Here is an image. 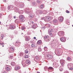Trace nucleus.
<instances>
[{"label":"nucleus","mask_w":73,"mask_h":73,"mask_svg":"<svg viewBox=\"0 0 73 73\" xmlns=\"http://www.w3.org/2000/svg\"><path fill=\"white\" fill-rule=\"evenodd\" d=\"M31 10H30L28 8H27L25 9V12L29 15L30 13H33V11L32 10V8H31Z\"/></svg>","instance_id":"f257e3e1"},{"label":"nucleus","mask_w":73,"mask_h":73,"mask_svg":"<svg viewBox=\"0 0 73 73\" xmlns=\"http://www.w3.org/2000/svg\"><path fill=\"white\" fill-rule=\"evenodd\" d=\"M46 56L49 59V60H51L52 58H53V55H52L50 52L48 53V54H46Z\"/></svg>","instance_id":"f03ea898"},{"label":"nucleus","mask_w":73,"mask_h":73,"mask_svg":"<svg viewBox=\"0 0 73 73\" xmlns=\"http://www.w3.org/2000/svg\"><path fill=\"white\" fill-rule=\"evenodd\" d=\"M52 44H51V47L54 48L56 46V40L55 39H53L52 41Z\"/></svg>","instance_id":"7ed1b4c3"},{"label":"nucleus","mask_w":73,"mask_h":73,"mask_svg":"<svg viewBox=\"0 0 73 73\" xmlns=\"http://www.w3.org/2000/svg\"><path fill=\"white\" fill-rule=\"evenodd\" d=\"M15 4L16 5H17V6H19L20 8H23L24 6V4L22 3L20 4L17 2H15Z\"/></svg>","instance_id":"20e7f679"},{"label":"nucleus","mask_w":73,"mask_h":73,"mask_svg":"<svg viewBox=\"0 0 73 73\" xmlns=\"http://www.w3.org/2000/svg\"><path fill=\"white\" fill-rule=\"evenodd\" d=\"M67 66L68 68H69V69L70 70H73V64H68Z\"/></svg>","instance_id":"39448f33"},{"label":"nucleus","mask_w":73,"mask_h":73,"mask_svg":"<svg viewBox=\"0 0 73 73\" xmlns=\"http://www.w3.org/2000/svg\"><path fill=\"white\" fill-rule=\"evenodd\" d=\"M19 19L20 21H23L24 20V19H25V17L24 15H21L19 16Z\"/></svg>","instance_id":"423d86ee"},{"label":"nucleus","mask_w":73,"mask_h":73,"mask_svg":"<svg viewBox=\"0 0 73 73\" xmlns=\"http://www.w3.org/2000/svg\"><path fill=\"white\" fill-rule=\"evenodd\" d=\"M44 39L46 41H50V38L49 37V36L48 35H45L44 36Z\"/></svg>","instance_id":"0eeeda50"},{"label":"nucleus","mask_w":73,"mask_h":73,"mask_svg":"<svg viewBox=\"0 0 73 73\" xmlns=\"http://www.w3.org/2000/svg\"><path fill=\"white\" fill-rule=\"evenodd\" d=\"M59 36H64V32L63 31H59L58 33Z\"/></svg>","instance_id":"6e6552de"},{"label":"nucleus","mask_w":73,"mask_h":73,"mask_svg":"<svg viewBox=\"0 0 73 73\" xmlns=\"http://www.w3.org/2000/svg\"><path fill=\"white\" fill-rule=\"evenodd\" d=\"M51 32H52V31H51V30H50L48 31V34L50 35V36H51L52 37H55V36H56V35L54 34H52V33H51Z\"/></svg>","instance_id":"1a4fd4ad"},{"label":"nucleus","mask_w":73,"mask_h":73,"mask_svg":"<svg viewBox=\"0 0 73 73\" xmlns=\"http://www.w3.org/2000/svg\"><path fill=\"white\" fill-rule=\"evenodd\" d=\"M13 7H14L12 5H11L8 7L7 9L8 10H9V11H11V10L13 9Z\"/></svg>","instance_id":"9d476101"},{"label":"nucleus","mask_w":73,"mask_h":73,"mask_svg":"<svg viewBox=\"0 0 73 73\" xmlns=\"http://www.w3.org/2000/svg\"><path fill=\"white\" fill-rule=\"evenodd\" d=\"M60 62L62 66H64V64H65V61L63 59H62L60 60Z\"/></svg>","instance_id":"9b49d317"},{"label":"nucleus","mask_w":73,"mask_h":73,"mask_svg":"<svg viewBox=\"0 0 73 73\" xmlns=\"http://www.w3.org/2000/svg\"><path fill=\"white\" fill-rule=\"evenodd\" d=\"M50 19H51V18H50V17H45V21L46 22L47 21H49V20H50Z\"/></svg>","instance_id":"f8f14e48"},{"label":"nucleus","mask_w":73,"mask_h":73,"mask_svg":"<svg viewBox=\"0 0 73 73\" xmlns=\"http://www.w3.org/2000/svg\"><path fill=\"white\" fill-rule=\"evenodd\" d=\"M21 44V42H19V41H17V42H16L15 46H17V47H19V46Z\"/></svg>","instance_id":"ddd939ff"},{"label":"nucleus","mask_w":73,"mask_h":73,"mask_svg":"<svg viewBox=\"0 0 73 73\" xmlns=\"http://www.w3.org/2000/svg\"><path fill=\"white\" fill-rule=\"evenodd\" d=\"M48 72H52L53 70V68L52 67H49L48 68Z\"/></svg>","instance_id":"4468645a"},{"label":"nucleus","mask_w":73,"mask_h":73,"mask_svg":"<svg viewBox=\"0 0 73 73\" xmlns=\"http://www.w3.org/2000/svg\"><path fill=\"white\" fill-rule=\"evenodd\" d=\"M59 21L60 22H62L64 20V17H59Z\"/></svg>","instance_id":"2eb2a0df"},{"label":"nucleus","mask_w":73,"mask_h":73,"mask_svg":"<svg viewBox=\"0 0 73 73\" xmlns=\"http://www.w3.org/2000/svg\"><path fill=\"white\" fill-rule=\"evenodd\" d=\"M20 68H21V67L20 66H16L15 68V70L16 71L20 69Z\"/></svg>","instance_id":"dca6fc26"},{"label":"nucleus","mask_w":73,"mask_h":73,"mask_svg":"<svg viewBox=\"0 0 73 73\" xmlns=\"http://www.w3.org/2000/svg\"><path fill=\"white\" fill-rule=\"evenodd\" d=\"M10 28L11 29H14L16 28V26L15 25H11L10 26Z\"/></svg>","instance_id":"f3484780"},{"label":"nucleus","mask_w":73,"mask_h":73,"mask_svg":"<svg viewBox=\"0 0 73 73\" xmlns=\"http://www.w3.org/2000/svg\"><path fill=\"white\" fill-rule=\"evenodd\" d=\"M27 63L24 62V61H22V64L23 66V67H26L27 66Z\"/></svg>","instance_id":"a211bd4d"},{"label":"nucleus","mask_w":73,"mask_h":73,"mask_svg":"<svg viewBox=\"0 0 73 73\" xmlns=\"http://www.w3.org/2000/svg\"><path fill=\"white\" fill-rule=\"evenodd\" d=\"M53 66L55 68H57L58 66V64L57 63H53Z\"/></svg>","instance_id":"6ab92c4d"},{"label":"nucleus","mask_w":73,"mask_h":73,"mask_svg":"<svg viewBox=\"0 0 73 73\" xmlns=\"http://www.w3.org/2000/svg\"><path fill=\"white\" fill-rule=\"evenodd\" d=\"M60 40L62 42H65L66 41V39L64 38H60Z\"/></svg>","instance_id":"aec40b11"},{"label":"nucleus","mask_w":73,"mask_h":73,"mask_svg":"<svg viewBox=\"0 0 73 73\" xmlns=\"http://www.w3.org/2000/svg\"><path fill=\"white\" fill-rule=\"evenodd\" d=\"M15 12H19V8H17L16 7H15Z\"/></svg>","instance_id":"412c9836"},{"label":"nucleus","mask_w":73,"mask_h":73,"mask_svg":"<svg viewBox=\"0 0 73 73\" xmlns=\"http://www.w3.org/2000/svg\"><path fill=\"white\" fill-rule=\"evenodd\" d=\"M10 68H11V67L10 66L7 67L6 68V71H7V72H9V71L10 70Z\"/></svg>","instance_id":"4be33fe9"},{"label":"nucleus","mask_w":73,"mask_h":73,"mask_svg":"<svg viewBox=\"0 0 73 73\" xmlns=\"http://www.w3.org/2000/svg\"><path fill=\"white\" fill-rule=\"evenodd\" d=\"M10 49L12 51H14L15 50V48L13 46H11L10 48Z\"/></svg>","instance_id":"5701e85b"},{"label":"nucleus","mask_w":73,"mask_h":73,"mask_svg":"<svg viewBox=\"0 0 73 73\" xmlns=\"http://www.w3.org/2000/svg\"><path fill=\"white\" fill-rule=\"evenodd\" d=\"M19 55L20 56H24V53L23 52H19Z\"/></svg>","instance_id":"b1692460"},{"label":"nucleus","mask_w":73,"mask_h":73,"mask_svg":"<svg viewBox=\"0 0 73 73\" xmlns=\"http://www.w3.org/2000/svg\"><path fill=\"white\" fill-rule=\"evenodd\" d=\"M34 16V14H32V13L31 14H30L29 15L31 19V18H32V17H33Z\"/></svg>","instance_id":"393cba45"},{"label":"nucleus","mask_w":73,"mask_h":73,"mask_svg":"<svg viewBox=\"0 0 73 73\" xmlns=\"http://www.w3.org/2000/svg\"><path fill=\"white\" fill-rule=\"evenodd\" d=\"M25 40L26 41H29V37L28 36H26L25 38Z\"/></svg>","instance_id":"a878e982"},{"label":"nucleus","mask_w":73,"mask_h":73,"mask_svg":"<svg viewBox=\"0 0 73 73\" xmlns=\"http://www.w3.org/2000/svg\"><path fill=\"white\" fill-rule=\"evenodd\" d=\"M63 66H61L59 68V70L60 71V72L62 71V70H63V68H62Z\"/></svg>","instance_id":"bb28decb"},{"label":"nucleus","mask_w":73,"mask_h":73,"mask_svg":"<svg viewBox=\"0 0 73 73\" xmlns=\"http://www.w3.org/2000/svg\"><path fill=\"white\" fill-rule=\"evenodd\" d=\"M26 64H30L31 63V61L29 60H26Z\"/></svg>","instance_id":"cd10ccee"},{"label":"nucleus","mask_w":73,"mask_h":73,"mask_svg":"<svg viewBox=\"0 0 73 73\" xmlns=\"http://www.w3.org/2000/svg\"><path fill=\"white\" fill-rule=\"evenodd\" d=\"M41 42H42L41 41V40H40L37 42V43L38 44L40 45V44H41Z\"/></svg>","instance_id":"c85d7f7f"},{"label":"nucleus","mask_w":73,"mask_h":73,"mask_svg":"<svg viewBox=\"0 0 73 73\" xmlns=\"http://www.w3.org/2000/svg\"><path fill=\"white\" fill-rule=\"evenodd\" d=\"M4 37V36L2 35H1V36L0 37V41H1V40H3Z\"/></svg>","instance_id":"c756f323"},{"label":"nucleus","mask_w":73,"mask_h":73,"mask_svg":"<svg viewBox=\"0 0 73 73\" xmlns=\"http://www.w3.org/2000/svg\"><path fill=\"white\" fill-rule=\"evenodd\" d=\"M32 5H33V6H35V5H36V2H32Z\"/></svg>","instance_id":"7c9ffc66"},{"label":"nucleus","mask_w":73,"mask_h":73,"mask_svg":"<svg viewBox=\"0 0 73 73\" xmlns=\"http://www.w3.org/2000/svg\"><path fill=\"white\" fill-rule=\"evenodd\" d=\"M24 11L23 10L20 11V12H19V14H23V13Z\"/></svg>","instance_id":"2f4dec72"},{"label":"nucleus","mask_w":73,"mask_h":73,"mask_svg":"<svg viewBox=\"0 0 73 73\" xmlns=\"http://www.w3.org/2000/svg\"><path fill=\"white\" fill-rule=\"evenodd\" d=\"M11 65L12 66H15V62H12L11 63Z\"/></svg>","instance_id":"473e14b6"},{"label":"nucleus","mask_w":73,"mask_h":73,"mask_svg":"<svg viewBox=\"0 0 73 73\" xmlns=\"http://www.w3.org/2000/svg\"><path fill=\"white\" fill-rule=\"evenodd\" d=\"M48 69V67L47 66H45L44 68V70L45 71H46Z\"/></svg>","instance_id":"72a5a7b5"},{"label":"nucleus","mask_w":73,"mask_h":73,"mask_svg":"<svg viewBox=\"0 0 73 73\" xmlns=\"http://www.w3.org/2000/svg\"><path fill=\"white\" fill-rule=\"evenodd\" d=\"M5 7L3 8V7L1 8V11H5Z\"/></svg>","instance_id":"f704fd0d"},{"label":"nucleus","mask_w":73,"mask_h":73,"mask_svg":"<svg viewBox=\"0 0 73 73\" xmlns=\"http://www.w3.org/2000/svg\"><path fill=\"white\" fill-rule=\"evenodd\" d=\"M38 50L39 52H41L42 50V49L40 47H39L38 48Z\"/></svg>","instance_id":"c9c22d12"},{"label":"nucleus","mask_w":73,"mask_h":73,"mask_svg":"<svg viewBox=\"0 0 73 73\" xmlns=\"http://www.w3.org/2000/svg\"><path fill=\"white\" fill-rule=\"evenodd\" d=\"M0 44L2 46L3 45H4V42H2V41L0 42Z\"/></svg>","instance_id":"e433bc0d"},{"label":"nucleus","mask_w":73,"mask_h":73,"mask_svg":"<svg viewBox=\"0 0 73 73\" xmlns=\"http://www.w3.org/2000/svg\"><path fill=\"white\" fill-rule=\"evenodd\" d=\"M56 22H57V20L56 19H54L53 21V22L54 23H56Z\"/></svg>","instance_id":"4c0bfd02"},{"label":"nucleus","mask_w":73,"mask_h":73,"mask_svg":"<svg viewBox=\"0 0 73 73\" xmlns=\"http://www.w3.org/2000/svg\"><path fill=\"white\" fill-rule=\"evenodd\" d=\"M29 52V51H28V50H25V53L26 54H27V53H28Z\"/></svg>","instance_id":"58836bf2"},{"label":"nucleus","mask_w":73,"mask_h":73,"mask_svg":"<svg viewBox=\"0 0 73 73\" xmlns=\"http://www.w3.org/2000/svg\"><path fill=\"white\" fill-rule=\"evenodd\" d=\"M40 7H41V8H42V9L44 8V4L41 5L40 6Z\"/></svg>","instance_id":"ea45409f"},{"label":"nucleus","mask_w":73,"mask_h":73,"mask_svg":"<svg viewBox=\"0 0 73 73\" xmlns=\"http://www.w3.org/2000/svg\"><path fill=\"white\" fill-rule=\"evenodd\" d=\"M25 29V26H23L22 27H21L22 30H24Z\"/></svg>","instance_id":"a19ab883"},{"label":"nucleus","mask_w":73,"mask_h":73,"mask_svg":"<svg viewBox=\"0 0 73 73\" xmlns=\"http://www.w3.org/2000/svg\"><path fill=\"white\" fill-rule=\"evenodd\" d=\"M55 52L56 53H57L58 54H60L59 52H58V50H57V51L56 50H55Z\"/></svg>","instance_id":"79ce46f5"},{"label":"nucleus","mask_w":73,"mask_h":73,"mask_svg":"<svg viewBox=\"0 0 73 73\" xmlns=\"http://www.w3.org/2000/svg\"><path fill=\"white\" fill-rule=\"evenodd\" d=\"M24 57L25 58H28L29 57L28 55H26L24 56Z\"/></svg>","instance_id":"37998d69"},{"label":"nucleus","mask_w":73,"mask_h":73,"mask_svg":"<svg viewBox=\"0 0 73 73\" xmlns=\"http://www.w3.org/2000/svg\"><path fill=\"white\" fill-rule=\"evenodd\" d=\"M46 26H47V27H48V28H49L50 27V25L49 24H47Z\"/></svg>","instance_id":"c03bdc74"},{"label":"nucleus","mask_w":73,"mask_h":73,"mask_svg":"<svg viewBox=\"0 0 73 73\" xmlns=\"http://www.w3.org/2000/svg\"><path fill=\"white\" fill-rule=\"evenodd\" d=\"M67 59L68 60V61H70V58L69 57H68L67 58Z\"/></svg>","instance_id":"a18cd8bd"},{"label":"nucleus","mask_w":73,"mask_h":73,"mask_svg":"<svg viewBox=\"0 0 73 73\" xmlns=\"http://www.w3.org/2000/svg\"><path fill=\"white\" fill-rule=\"evenodd\" d=\"M44 50H46L48 49V48L46 47H44Z\"/></svg>","instance_id":"49530a36"},{"label":"nucleus","mask_w":73,"mask_h":73,"mask_svg":"<svg viewBox=\"0 0 73 73\" xmlns=\"http://www.w3.org/2000/svg\"><path fill=\"white\" fill-rule=\"evenodd\" d=\"M35 58L36 59V60H38V58H39L38 56H36L35 57Z\"/></svg>","instance_id":"de8ad7c7"},{"label":"nucleus","mask_w":73,"mask_h":73,"mask_svg":"<svg viewBox=\"0 0 73 73\" xmlns=\"http://www.w3.org/2000/svg\"><path fill=\"white\" fill-rule=\"evenodd\" d=\"M36 3H38V4H40V1L38 0H37L36 1Z\"/></svg>","instance_id":"09e8293b"},{"label":"nucleus","mask_w":73,"mask_h":73,"mask_svg":"<svg viewBox=\"0 0 73 73\" xmlns=\"http://www.w3.org/2000/svg\"><path fill=\"white\" fill-rule=\"evenodd\" d=\"M31 46L32 47H35V46L34 44H32L31 45Z\"/></svg>","instance_id":"8fccbe9b"},{"label":"nucleus","mask_w":73,"mask_h":73,"mask_svg":"<svg viewBox=\"0 0 73 73\" xmlns=\"http://www.w3.org/2000/svg\"><path fill=\"white\" fill-rule=\"evenodd\" d=\"M2 73H7L6 71H3L2 72Z\"/></svg>","instance_id":"3c124183"},{"label":"nucleus","mask_w":73,"mask_h":73,"mask_svg":"<svg viewBox=\"0 0 73 73\" xmlns=\"http://www.w3.org/2000/svg\"><path fill=\"white\" fill-rule=\"evenodd\" d=\"M42 20H44L45 21V17H43L41 18Z\"/></svg>","instance_id":"603ef678"},{"label":"nucleus","mask_w":73,"mask_h":73,"mask_svg":"<svg viewBox=\"0 0 73 73\" xmlns=\"http://www.w3.org/2000/svg\"><path fill=\"white\" fill-rule=\"evenodd\" d=\"M35 25H33L32 26V28H35Z\"/></svg>","instance_id":"864d4df0"},{"label":"nucleus","mask_w":73,"mask_h":73,"mask_svg":"<svg viewBox=\"0 0 73 73\" xmlns=\"http://www.w3.org/2000/svg\"><path fill=\"white\" fill-rule=\"evenodd\" d=\"M9 58H13V56H10Z\"/></svg>","instance_id":"5fc2aeb1"},{"label":"nucleus","mask_w":73,"mask_h":73,"mask_svg":"<svg viewBox=\"0 0 73 73\" xmlns=\"http://www.w3.org/2000/svg\"><path fill=\"white\" fill-rule=\"evenodd\" d=\"M66 13H69V11L68 10H66Z\"/></svg>","instance_id":"6e6d98bb"},{"label":"nucleus","mask_w":73,"mask_h":73,"mask_svg":"<svg viewBox=\"0 0 73 73\" xmlns=\"http://www.w3.org/2000/svg\"><path fill=\"white\" fill-rule=\"evenodd\" d=\"M64 73H69V72H68V71H66L64 72Z\"/></svg>","instance_id":"4d7b16f0"},{"label":"nucleus","mask_w":73,"mask_h":73,"mask_svg":"<svg viewBox=\"0 0 73 73\" xmlns=\"http://www.w3.org/2000/svg\"><path fill=\"white\" fill-rule=\"evenodd\" d=\"M51 1H57V0H51Z\"/></svg>","instance_id":"13d9d810"},{"label":"nucleus","mask_w":73,"mask_h":73,"mask_svg":"<svg viewBox=\"0 0 73 73\" xmlns=\"http://www.w3.org/2000/svg\"><path fill=\"white\" fill-rule=\"evenodd\" d=\"M19 20H18V19H16L15 21V22H17V23H18L19 22V21H18Z\"/></svg>","instance_id":"bf43d9fd"},{"label":"nucleus","mask_w":73,"mask_h":73,"mask_svg":"<svg viewBox=\"0 0 73 73\" xmlns=\"http://www.w3.org/2000/svg\"><path fill=\"white\" fill-rule=\"evenodd\" d=\"M16 16H14V19H16Z\"/></svg>","instance_id":"052dcab7"},{"label":"nucleus","mask_w":73,"mask_h":73,"mask_svg":"<svg viewBox=\"0 0 73 73\" xmlns=\"http://www.w3.org/2000/svg\"><path fill=\"white\" fill-rule=\"evenodd\" d=\"M33 38H34V40H35V39H36V37H34Z\"/></svg>","instance_id":"680f3d73"},{"label":"nucleus","mask_w":73,"mask_h":73,"mask_svg":"<svg viewBox=\"0 0 73 73\" xmlns=\"http://www.w3.org/2000/svg\"><path fill=\"white\" fill-rule=\"evenodd\" d=\"M31 23L32 24H34V23L33 21H32L31 22Z\"/></svg>","instance_id":"e2e57ef3"},{"label":"nucleus","mask_w":73,"mask_h":73,"mask_svg":"<svg viewBox=\"0 0 73 73\" xmlns=\"http://www.w3.org/2000/svg\"><path fill=\"white\" fill-rule=\"evenodd\" d=\"M67 24H68V25H69V24H69V22H68V23H67Z\"/></svg>","instance_id":"0e129e2a"},{"label":"nucleus","mask_w":73,"mask_h":73,"mask_svg":"<svg viewBox=\"0 0 73 73\" xmlns=\"http://www.w3.org/2000/svg\"><path fill=\"white\" fill-rule=\"evenodd\" d=\"M9 53H12V52H13H13L9 51Z\"/></svg>","instance_id":"69168bd1"},{"label":"nucleus","mask_w":73,"mask_h":73,"mask_svg":"<svg viewBox=\"0 0 73 73\" xmlns=\"http://www.w3.org/2000/svg\"><path fill=\"white\" fill-rule=\"evenodd\" d=\"M4 2H5V1H6V0H4L3 1Z\"/></svg>","instance_id":"338daca9"},{"label":"nucleus","mask_w":73,"mask_h":73,"mask_svg":"<svg viewBox=\"0 0 73 73\" xmlns=\"http://www.w3.org/2000/svg\"><path fill=\"white\" fill-rule=\"evenodd\" d=\"M11 38H13V36H11Z\"/></svg>","instance_id":"774afa93"}]
</instances>
